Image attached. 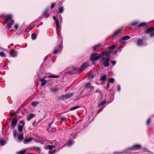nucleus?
Wrapping results in <instances>:
<instances>
[{"instance_id": "nucleus-3", "label": "nucleus", "mask_w": 154, "mask_h": 154, "mask_svg": "<svg viewBox=\"0 0 154 154\" xmlns=\"http://www.w3.org/2000/svg\"><path fill=\"white\" fill-rule=\"evenodd\" d=\"M144 32L146 34H149V36L152 37L154 36V27H151L145 30Z\"/></svg>"}, {"instance_id": "nucleus-62", "label": "nucleus", "mask_w": 154, "mask_h": 154, "mask_svg": "<svg viewBox=\"0 0 154 154\" xmlns=\"http://www.w3.org/2000/svg\"><path fill=\"white\" fill-rule=\"evenodd\" d=\"M26 154H29V153H27Z\"/></svg>"}, {"instance_id": "nucleus-1", "label": "nucleus", "mask_w": 154, "mask_h": 154, "mask_svg": "<svg viewBox=\"0 0 154 154\" xmlns=\"http://www.w3.org/2000/svg\"><path fill=\"white\" fill-rule=\"evenodd\" d=\"M111 53V51H106L102 52L98 55H97V53H92L90 59L92 61L94 62L95 60L101 58V62H103V66L105 67H107L109 66V56Z\"/></svg>"}, {"instance_id": "nucleus-5", "label": "nucleus", "mask_w": 154, "mask_h": 154, "mask_svg": "<svg viewBox=\"0 0 154 154\" xmlns=\"http://www.w3.org/2000/svg\"><path fill=\"white\" fill-rule=\"evenodd\" d=\"M122 28L119 29L114 32L113 33L112 37L114 38H116L117 36L122 33Z\"/></svg>"}, {"instance_id": "nucleus-52", "label": "nucleus", "mask_w": 154, "mask_h": 154, "mask_svg": "<svg viewBox=\"0 0 154 154\" xmlns=\"http://www.w3.org/2000/svg\"><path fill=\"white\" fill-rule=\"evenodd\" d=\"M60 119L62 121H64L66 119L65 118L63 117H61Z\"/></svg>"}, {"instance_id": "nucleus-10", "label": "nucleus", "mask_w": 154, "mask_h": 154, "mask_svg": "<svg viewBox=\"0 0 154 154\" xmlns=\"http://www.w3.org/2000/svg\"><path fill=\"white\" fill-rule=\"evenodd\" d=\"M58 38L60 41V43L58 46V48L59 50H61L63 47V39L60 35H58Z\"/></svg>"}, {"instance_id": "nucleus-41", "label": "nucleus", "mask_w": 154, "mask_h": 154, "mask_svg": "<svg viewBox=\"0 0 154 154\" xmlns=\"http://www.w3.org/2000/svg\"><path fill=\"white\" fill-rule=\"evenodd\" d=\"M13 136L14 138H16L17 136V132L16 130H15L13 133Z\"/></svg>"}, {"instance_id": "nucleus-19", "label": "nucleus", "mask_w": 154, "mask_h": 154, "mask_svg": "<svg viewBox=\"0 0 154 154\" xmlns=\"http://www.w3.org/2000/svg\"><path fill=\"white\" fill-rule=\"evenodd\" d=\"M74 142L73 140H70L66 144V146H70Z\"/></svg>"}, {"instance_id": "nucleus-32", "label": "nucleus", "mask_w": 154, "mask_h": 154, "mask_svg": "<svg viewBox=\"0 0 154 154\" xmlns=\"http://www.w3.org/2000/svg\"><path fill=\"white\" fill-rule=\"evenodd\" d=\"M37 35L35 33L32 34L31 35L32 38L33 39H35Z\"/></svg>"}, {"instance_id": "nucleus-18", "label": "nucleus", "mask_w": 154, "mask_h": 154, "mask_svg": "<svg viewBox=\"0 0 154 154\" xmlns=\"http://www.w3.org/2000/svg\"><path fill=\"white\" fill-rule=\"evenodd\" d=\"M101 44H97L94 46L93 48H94V51H98V50L99 49L100 47L101 46Z\"/></svg>"}, {"instance_id": "nucleus-48", "label": "nucleus", "mask_w": 154, "mask_h": 154, "mask_svg": "<svg viewBox=\"0 0 154 154\" xmlns=\"http://www.w3.org/2000/svg\"><path fill=\"white\" fill-rule=\"evenodd\" d=\"M51 128V124H50L49 125V128L47 129V131L50 133H52V132L50 130V128Z\"/></svg>"}, {"instance_id": "nucleus-22", "label": "nucleus", "mask_w": 154, "mask_h": 154, "mask_svg": "<svg viewBox=\"0 0 154 154\" xmlns=\"http://www.w3.org/2000/svg\"><path fill=\"white\" fill-rule=\"evenodd\" d=\"M146 25H147V23L146 22H143L141 23L140 24L138 25V27H144Z\"/></svg>"}, {"instance_id": "nucleus-6", "label": "nucleus", "mask_w": 154, "mask_h": 154, "mask_svg": "<svg viewBox=\"0 0 154 154\" xmlns=\"http://www.w3.org/2000/svg\"><path fill=\"white\" fill-rule=\"evenodd\" d=\"M130 147L131 150L137 151L141 149V146L140 144H135Z\"/></svg>"}, {"instance_id": "nucleus-31", "label": "nucleus", "mask_w": 154, "mask_h": 154, "mask_svg": "<svg viewBox=\"0 0 154 154\" xmlns=\"http://www.w3.org/2000/svg\"><path fill=\"white\" fill-rule=\"evenodd\" d=\"M53 18L56 24L57 23H59V22L58 19L55 17L53 16Z\"/></svg>"}, {"instance_id": "nucleus-56", "label": "nucleus", "mask_w": 154, "mask_h": 154, "mask_svg": "<svg viewBox=\"0 0 154 154\" xmlns=\"http://www.w3.org/2000/svg\"><path fill=\"white\" fill-rule=\"evenodd\" d=\"M122 153L121 152H116L115 154H122Z\"/></svg>"}, {"instance_id": "nucleus-25", "label": "nucleus", "mask_w": 154, "mask_h": 154, "mask_svg": "<svg viewBox=\"0 0 154 154\" xmlns=\"http://www.w3.org/2000/svg\"><path fill=\"white\" fill-rule=\"evenodd\" d=\"M59 77V75H52L48 76V77L50 78H58Z\"/></svg>"}, {"instance_id": "nucleus-15", "label": "nucleus", "mask_w": 154, "mask_h": 154, "mask_svg": "<svg viewBox=\"0 0 154 154\" xmlns=\"http://www.w3.org/2000/svg\"><path fill=\"white\" fill-rule=\"evenodd\" d=\"M88 66V64L87 63H84L81 66V69L82 71L85 69Z\"/></svg>"}, {"instance_id": "nucleus-61", "label": "nucleus", "mask_w": 154, "mask_h": 154, "mask_svg": "<svg viewBox=\"0 0 154 154\" xmlns=\"http://www.w3.org/2000/svg\"><path fill=\"white\" fill-rule=\"evenodd\" d=\"M60 17H61V19H62V17H61V16H60Z\"/></svg>"}, {"instance_id": "nucleus-13", "label": "nucleus", "mask_w": 154, "mask_h": 154, "mask_svg": "<svg viewBox=\"0 0 154 154\" xmlns=\"http://www.w3.org/2000/svg\"><path fill=\"white\" fill-rule=\"evenodd\" d=\"M17 121L18 120L15 118H14L13 119L11 122V128H14L15 126L17 123Z\"/></svg>"}, {"instance_id": "nucleus-28", "label": "nucleus", "mask_w": 154, "mask_h": 154, "mask_svg": "<svg viewBox=\"0 0 154 154\" xmlns=\"http://www.w3.org/2000/svg\"><path fill=\"white\" fill-rule=\"evenodd\" d=\"M106 75H102L100 78V80L102 81H104L106 79Z\"/></svg>"}, {"instance_id": "nucleus-44", "label": "nucleus", "mask_w": 154, "mask_h": 154, "mask_svg": "<svg viewBox=\"0 0 154 154\" xmlns=\"http://www.w3.org/2000/svg\"><path fill=\"white\" fill-rule=\"evenodd\" d=\"M121 90L120 86L119 85H118L117 86V91H119Z\"/></svg>"}, {"instance_id": "nucleus-53", "label": "nucleus", "mask_w": 154, "mask_h": 154, "mask_svg": "<svg viewBox=\"0 0 154 154\" xmlns=\"http://www.w3.org/2000/svg\"><path fill=\"white\" fill-rule=\"evenodd\" d=\"M17 112H15L14 113H11L10 114V115L11 116H14V115L16 114H17Z\"/></svg>"}, {"instance_id": "nucleus-33", "label": "nucleus", "mask_w": 154, "mask_h": 154, "mask_svg": "<svg viewBox=\"0 0 154 154\" xmlns=\"http://www.w3.org/2000/svg\"><path fill=\"white\" fill-rule=\"evenodd\" d=\"M114 79L112 78H109L108 80V82H111L112 83H113V82H114Z\"/></svg>"}, {"instance_id": "nucleus-38", "label": "nucleus", "mask_w": 154, "mask_h": 154, "mask_svg": "<svg viewBox=\"0 0 154 154\" xmlns=\"http://www.w3.org/2000/svg\"><path fill=\"white\" fill-rule=\"evenodd\" d=\"M138 23L137 21H134L131 23L130 25L132 26H134L137 25Z\"/></svg>"}, {"instance_id": "nucleus-49", "label": "nucleus", "mask_w": 154, "mask_h": 154, "mask_svg": "<svg viewBox=\"0 0 154 154\" xmlns=\"http://www.w3.org/2000/svg\"><path fill=\"white\" fill-rule=\"evenodd\" d=\"M56 150H54L52 151H50L49 152V153L50 154H52L55 151H56Z\"/></svg>"}, {"instance_id": "nucleus-51", "label": "nucleus", "mask_w": 154, "mask_h": 154, "mask_svg": "<svg viewBox=\"0 0 154 154\" xmlns=\"http://www.w3.org/2000/svg\"><path fill=\"white\" fill-rule=\"evenodd\" d=\"M109 82H108L107 83V85H106V88L107 89L109 87Z\"/></svg>"}, {"instance_id": "nucleus-57", "label": "nucleus", "mask_w": 154, "mask_h": 154, "mask_svg": "<svg viewBox=\"0 0 154 154\" xmlns=\"http://www.w3.org/2000/svg\"><path fill=\"white\" fill-rule=\"evenodd\" d=\"M48 76H44L43 78H41V79H43L44 80H45V79H46Z\"/></svg>"}, {"instance_id": "nucleus-37", "label": "nucleus", "mask_w": 154, "mask_h": 154, "mask_svg": "<svg viewBox=\"0 0 154 154\" xmlns=\"http://www.w3.org/2000/svg\"><path fill=\"white\" fill-rule=\"evenodd\" d=\"M50 90L52 92H56V91H58L59 90L57 88H52Z\"/></svg>"}, {"instance_id": "nucleus-26", "label": "nucleus", "mask_w": 154, "mask_h": 154, "mask_svg": "<svg viewBox=\"0 0 154 154\" xmlns=\"http://www.w3.org/2000/svg\"><path fill=\"white\" fill-rule=\"evenodd\" d=\"M26 150V149L22 150L20 151L17 152V153L19 154H24Z\"/></svg>"}, {"instance_id": "nucleus-42", "label": "nucleus", "mask_w": 154, "mask_h": 154, "mask_svg": "<svg viewBox=\"0 0 154 154\" xmlns=\"http://www.w3.org/2000/svg\"><path fill=\"white\" fill-rule=\"evenodd\" d=\"M57 51H58V49L57 48H56L54 50V51H53V54H56L57 53Z\"/></svg>"}, {"instance_id": "nucleus-36", "label": "nucleus", "mask_w": 154, "mask_h": 154, "mask_svg": "<svg viewBox=\"0 0 154 154\" xmlns=\"http://www.w3.org/2000/svg\"><path fill=\"white\" fill-rule=\"evenodd\" d=\"M95 75H94V74H91L88 76V79H91L94 78L95 77Z\"/></svg>"}, {"instance_id": "nucleus-14", "label": "nucleus", "mask_w": 154, "mask_h": 154, "mask_svg": "<svg viewBox=\"0 0 154 154\" xmlns=\"http://www.w3.org/2000/svg\"><path fill=\"white\" fill-rule=\"evenodd\" d=\"M35 116V114L31 113L28 115L27 116V120L28 121H30L33 117Z\"/></svg>"}, {"instance_id": "nucleus-9", "label": "nucleus", "mask_w": 154, "mask_h": 154, "mask_svg": "<svg viewBox=\"0 0 154 154\" xmlns=\"http://www.w3.org/2000/svg\"><path fill=\"white\" fill-rule=\"evenodd\" d=\"M131 149L130 148V147H129L121 151V152L122 154L125 153V154H134V153L131 152Z\"/></svg>"}, {"instance_id": "nucleus-27", "label": "nucleus", "mask_w": 154, "mask_h": 154, "mask_svg": "<svg viewBox=\"0 0 154 154\" xmlns=\"http://www.w3.org/2000/svg\"><path fill=\"white\" fill-rule=\"evenodd\" d=\"M64 8L63 6L60 7L58 9V12L59 13H62L63 11Z\"/></svg>"}, {"instance_id": "nucleus-24", "label": "nucleus", "mask_w": 154, "mask_h": 154, "mask_svg": "<svg viewBox=\"0 0 154 154\" xmlns=\"http://www.w3.org/2000/svg\"><path fill=\"white\" fill-rule=\"evenodd\" d=\"M80 107H81V106H75L74 107L71 108L70 109V111L75 110L77 109L80 108Z\"/></svg>"}, {"instance_id": "nucleus-47", "label": "nucleus", "mask_w": 154, "mask_h": 154, "mask_svg": "<svg viewBox=\"0 0 154 154\" xmlns=\"http://www.w3.org/2000/svg\"><path fill=\"white\" fill-rule=\"evenodd\" d=\"M56 29H59L60 28L59 23H57L56 24Z\"/></svg>"}, {"instance_id": "nucleus-35", "label": "nucleus", "mask_w": 154, "mask_h": 154, "mask_svg": "<svg viewBox=\"0 0 154 154\" xmlns=\"http://www.w3.org/2000/svg\"><path fill=\"white\" fill-rule=\"evenodd\" d=\"M38 103V102H33L32 103L31 105L34 106H36Z\"/></svg>"}, {"instance_id": "nucleus-63", "label": "nucleus", "mask_w": 154, "mask_h": 154, "mask_svg": "<svg viewBox=\"0 0 154 154\" xmlns=\"http://www.w3.org/2000/svg\"><path fill=\"white\" fill-rule=\"evenodd\" d=\"M42 154H43L42 153Z\"/></svg>"}, {"instance_id": "nucleus-4", "label": "nucleus", "mask_w": 154, "mask_h": 154, "mask_svg": "<svg viewBox=\"0 0 154 154\" xmlns=\"http://www.w3.org/2000/svg\"><path fill=\"white\" fill-rule=\"evenodd\" d=\"M137 45L138 46H141L143 45L146 46L147 45V42L144 41V39H139L137 41Z\"/></svg>"}, {"instance_id": "nucleus-58", "label": "nucleus", "mask_w": 154, "mask_h": 154, "mask_svg": "<svg viewBox=\"0 0 154 154\" xmlns=\"http://www.w3.org/2000/svg\"><path fill=\"white\" fill-rule=\"evenodd\" d=\"M103 110V109L99 110L98 111V112H101V111H102Z\"/></svg>"}, {"instance_id": "nucleus-60", "label": "nucleus", "mask_w": 154, "mask_h": 154, "mask_svg": "<svg viewBox=\"0 0 154 154\" xmlns=\"http://www.w3.org/2000/svg\"><path fill=\"white\" fill-rule=\"evenodd\" d=\"M48 9L47 8L46 9V10L45 11L46 12H47L48 11Z\"/></svg>"}, {"instance_id": "nucleus-59", "label": "nucleus", "mask_w": 154, "mask_h": 154, "mask_svg": "<svg viewBox=\"0 0 154 154\" xmlns=\"http://www.w3.org/2000/svg\"><path fill=\"white\" fill-rule=\"evenodd\" d=\"M122 47L120 48L119 49V51L120 52L122 50Z\"/></svg>"}, {"instance_id": "nucleus-16", "label": "nucleus", "mask_w": 154, "mask_h": 154, "mask_svg": "<svg viewBox=\"0 0 154 154\" xmlns=\"http://www.w3.org/2000/svg\"><path fill=\"white\" fill-rule=\"evenodd\" d=\"M39 81L40 82H41V85L42 86H44L47 83L48 81L45 80H44L43 79H39Z\"/></svg>"}, {"instance_id": "nucleus-39", "label": "nucleus", "mask_w": 154, "mask_h": 154, "mask_svg": "<svg viewBox=\"0 0 154 154\" xmlns=\"http://www.w3.org/2000/svg\"><path fill=\"white\" fill-rule=\"evenodd\" d=\"M0 56L1 57H5V54L3 52H0Z\"/></svg>"}, {"instance_id": "nucleus-2", "label": "nucleus", "mask_w": 154, "mask_h": 154, "mask_svg": "<svg viewBox=\"0 0 154 154\" xmlns=\"http://www.w3.org/2000/svg\"><path fill=\"white\" fill-rule=\"evenodd\" d=\"M12 15L10 14L7 15L6 16L5 23L7 24L6 27L8 29H10L14 23V21L12 19Z\"/></svg>"}, {"instance_id": "nucleus-54", "label": "nucleus", "mask_w": 154, "mask_h": 154, "mask_svg": "<svg viewBox=\"0 0 154 154\" xmlns=\"http://www.w3.org/2000/svg\"><path fill=\"white\" fill-rule=\"evenodd\" d=\"M55 6V4L52 3L51 5V8H53Z\"/></svg>"}, {"instance_id": "nucleus-12", "label": "nucleus", "mask_w": 154, "mask_h": 154, "mask_svg": "<svg viewBox=\"0 0 154 154\" xmlns=\"http://www.w3.org/2000/svg\"><path fill=\"white\" fill-rule=\"evenodd\" d=\"M94 87L92 86H91V84L90 83H86L85 84V88L86 89H89L91 91H92V90H93Z\"/></svg>"}, {"instance_id": "nucleus-8", "label": "nucleus", "mask_w": 154, "mask_h": 154, "mask_svg": "<svg viewBox=\"0 0 154 154\" xmlns=\"http://www.w3.org/2000/svg\"><path fill=\"white\" fill-rule=\"evenodd\" d=\"M20 122L21 124L18 125V131L21 132L23 131V128L25 125V122L23 120L20 121Z\"/></svg>"}, {"instance_id": "nucleus-40", "label": "nucleus", "mask_w": 154, "mask_h": 154, "mask_svg": "<svg viewBox=\"0 0 154 154\" xmlns=\"http://www.w3.org/2000/svg\"><path fill=\"white\" fill-rule=\"evenodd\" d=\"M43 14L45 15V17L46 18H47L49 16V14L47 12H46L45 11H44L43 13Z\"/></svg>"}, {"instance_id": "nucleus-30", "label": "nucleus", "mask_w": 154, "mask_h": 154, "mask_svg": "<svg viewBox=\"0 0 154 154\" xmlns=\"http://www.w3.org/2000/svg\"><path fill=\"white\" fill-rule=\"evenodd\" d=\"M0 144L2 146H3L5 144V141L3 140H0Z\"/></svg>"}, {"instance_id": "nucleus-21", "label": "nucleus", "mask_w": 154, "mask_h": 154, "mask_svg": "<svg viewBox=\"0 0 154 154\" xmlns=\"http://www.w3.org/2000/svg\"><path fill=\"white\" fill-rule=\"evenodd\" d=\"M23 134H20L18 135V140L21 141L23 140Z\"/></svg>"}, {"instance_id": "nucleus-23", "label": "nucleus", "mask_w": 154, "mask_h": 154, "mask_svg": "<svg viewBox=\"0 0 154 154\" xmlns=\"http://www.w3.org/2000/svg\"><path fill=\"white\" fill-rule=\"evenodd\" d=\"M32 140V139L31 138L26 139L24 140L23 143L25 144L27 142H31Z\"/></svg>"}, {"instance_id": "nucleus-29", "label": "nucleus", "mask_w": 154, "mask_h": 154, "mask_svg": "<svg viewBox=\"0 0 154 154\" xmlns=\"http://www.w3.org/2000/svg\"><path fill=\"white\" fill-rule=\"evenodd\" d=\"M33 148L34 150L37 151H38L39 152H40L41 150H40V148L39 147H38L35 146V147H33Z\"/></svg>"}, {"instance_id": "nucleus-55", "label": "nucleus", "mask_w": 154, "mask_h": 154, "mask_svg": "<svg viewBox=\"0 0 154 154\" xmlns=\"http://www.w3.org/2000/svg\"><path fill=\"white\" fill-rule=\"evenodd\" d=\"M117 52H118V51L117 50H115L114 51H113L112 52V54H116Z\"/></svg>"}, {"instance_id": "nucleus-46", "label": "nucleus", "mask_w": 154, "mask_h": 154, "mask_svg": "<svg viewBox=\"0 0 154 154\" xmlns=\"http://www.w3.org/2000/svg\"><path fill=\"white\" fill-rule=\"evenodd\" d=\"M111 63L114 66L116 64V61H111Z\"/></svg>"}, {"instance_id": "nucleus-43", "label": "nucleus", "mask_w": 154, "mask_h": 154, "mask_svg": "<svg viewBox=\"0 0 154 154\" xmlns=\"http://www.w3.org/2000/svg\"><path fill=\"white\" fill-rule=\"evenodd\" d=\"M150 122H151L150 119H148L146 121V125H149V124L150 123Z\"/></svg>"}, {"instance_id": "nucleus-11", "label": "nucleus", "mask_w": 154, "mask_h": 154, "mask_svg": "<svg viewBox=\"0 0 154 154\" xmlns=\"http://www.w3.org/2000/svg\"><path fill=\"white\" fill-rule=\"evenodd\" d=\"M130 37L128 36H126L123 37L122 38L119 40L120 42L122 43H125V41L128 40L130 38Z\"/></svg>"}, {"instance_id": "nucleus-50", "label": "nucleus", "mask_w": 154, "mask_h": 154, "mask_svg": "<svg viewBox=\"0 0 154 154\" xmlns=\"http://www.w3.org/2000/svg\"><path fill=\"white\" fill-rule=\"evenodd\" d=\"M18 27V25L17 24H16L14 26V28L16 29H17Z\"/></svg>"}, {"instance_id": "nucleus-34", "label": "nucleus", "mask_w": 154, "mask_h": 154, "mask_svg": "<svg viewBox=\"0 0 154 154\" xmlns=\"http://www.w3.org/2000/svg\"><path fill=\"white\" fill-rule=\"evenodd\" d=\"M106 103V101L105 100H103V101H102V102H100L98 105L99 106H103V105L105 103Z\"/></svg>"}, {"instance_id": "nucleus-17", "label": "nucleus", "mask_w": 154, "mask_h": 154, "mask_svg": "<svg viewBox=\"0 0 154 154\" xmlns=\"http://www.w3.org/2000/svg\"><path fill=\"white\" fill-rule=\"evenodd\" d=\"M17 52L14 50H11L10 51V54L13 57L16 56L17 55Z\"/></svg>"}, {"instance_id": "nucleus-20", "label": "nucleus", "mask_w": 154, "mask_h": 154, "mask_svg": "<svg viewBox=\"0 0 154 154\" xmlns=\"http://www.w3.org/2000/svg\"><path fill=\"white\" fill-rule=\"evenodd\" d=\"M55 147V146L54 145H47V146H45V149H49L50 150H51L53 148Z\"/></svg>"}, {"instance_id": "nucleus-7", "label": "nucleus", "mask_w": 154, "mask_h": 154, "mask_svg": "<svg viewBox=\"0 0 154 154\" xmlns=\"http://www.w3.org/2000/svg\"><path fill=\"white\" fill-rule=\"evenodd\" d=\"M73 95V94L72 93L67 94L64 95H62L60 97V98L61 100H63L65 99H68Z\"/></svg>"}, {"instance_id": "nucleus-45", "label": "nucleus", "mask_w": 154, "mask_h": 154, "mask_svg": "<svg viewBox=\"0 0 154 154\" xmlns=\"http://www.w3.org/2000/svg\"><path fill=\"white\" fill-rule=\"evenodd\" d=\"M115 48V46L114 45H112L111 46H109L108 47L109 49H114Z\"/></svg>"}]
</instances>
